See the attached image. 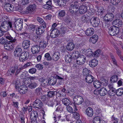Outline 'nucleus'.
<instances>
[{"instance_id":"nucleus-47","label":"nucleus","mask_w":123,"mask_h":123,"mask_svg":"<svg viewBox=\"0 0 123 123\" xmlns=\"http://www.w3.org/2000/svg\"><path fill=\"white\" fill-rule=\"evenodd\" d=\"M55 92L56 91H49L48 92L47 96L50 98L53 97L55 96Z\"/></svg>"},{"instance_id":"nucleus-3","label":"nucleus","mask_w":123,"mask_h":123,"mask_svg":"<svg viewBox=\"0 0 123 123\" xmlns=\"http://www.w3.org/2000/svg\"><path fill=\"white\" fill-rule=\"evenodd\" d=\"M23 19L20 18L18 19L14 22V26L16 29L18 31L21 30L23 28Z\"/></svg>"},{"instance_id":"nucleus-25","label":"nucleus","mask_w":123,"mask_h":123,"mask_svg":"<svg viewBox=\"0 0 123 123\" xmlns=\"http://www.w3.org/2000/svg\"><path fill=\"white\" fill-rule=\"evenodd\" d=\"M43 7L45 9H50L52 8V3L51 0L47 2L46 4L43 6Z\"/></svg>"},{"instance_id":"nucleus-10","label":"nucleus","mask_w":123,"mask_h":123,"mask_svg":"<svg viewBox=\"0 0 123 123\" xmlns=\"http://www.w3.org/2000/svg\"><path fill=\"white\" fill-rule=\"evenodd\" d=\"M73 100L74 104L78 105L82 104L83 102L84 99L81 96L76 95L74 97Z\"/></svg>"},{"instance_id":"nucleus-40","label":"nucleus","mask_w":123,"mask_h":123,"mask_svg":"<svg viewBox=\"0 0 123 123\" xmlns=\"http://www.w3.org/2000/svg\"><path fill=\"white\" fill-rule=\"evenodd\" d=\"M16 11L19 12L20 13L23 14H26L25 10H24L23 8L20 6L16 7L15 8Z\"/></svg>"},{"instance_id":"nucleus-20","label":"nucleus","mask_w":123,"mask_h":123,"mask_svg":"<svg viewBox=\"0 0 123 123\" xmlns=\"http://www.w3.org/2000/svg\"><path fill=\"white\" fill-rule=\"evenodd\" d=\"M85 80L86 82L88 83H91L93 81L94 78L93 76L90 74L87 75L86 76Z\"/></svg>"},{"instance_id":"nucleus-30","label":"nucleus","mask_w":123,"mask_h":123,"mask_svg":"<svg viewBox=\"0 0 123 123\" xmlns=\"http://www.w3.org/2000/svg\"><path fill=\"white\" fill-rule=\"evenodd\" d=\"M75 47L74 44L72 42L68 43L66 46V48L68 51H71Z\"/></svg>"},{"instance_id":"nucleus-18","label":"nucleus","mask_w":123,"mask_h":123,"mask_svg":"<svg viewBox=\"0 0 123 123\" xmlns=\"http://www.w3.org/2000/svg\"><path fill=\"white\" fill-rule=\"evenodd\" d=\"M40 49V47L38 45H35L32 46L31 50L33 54H37L39 52Z\"/></svg>"},{"instance_id":"nucleus-35","label":"nucleus","mask_w":123,"mask_h":123,"mask_svg":"<svg viewBox=\"0 0 123 123\" xmlns=\"http://www.w3.org/2000/svg\"><path fill=\"white\" fill-rule=\"evenodd\" d=\"M66 30V27L63 26H61L60 31H59V34H60L62 36H63L65 33Z\"/></svg>"},{"instance_id":"nucleus-5","label":"nucleus","mask_w":123,"mask_h":123,"mask_svg":"<svg viewBox=\"0 0 123 123\" xmlns=\"http://www.w3.org/2000/svg\"><path fill=\"white\" fill-rule=\"evenodd\" d=\"M43 104L42 101L39 99H37L33 102L32 105L33 107L34 108H36L38 109H41Z\"/></svg>"},{"instance_id":"nucleus-29","label":"nucleus","mask_w":123,"mask_h":123,"mask_svg":"<svg viewBox=\"0 0 123 123\" xmlns=\"http://www.w3.org/2000/svg\"><path fill=\"white\" fill-rule=\"evenodd\" d=\"M56 82L57 78L54 77L48 80V84L50 85H54L56 84Z\"/></svg>"},{"instance_id":"nucleus-23","label":"nucleus","mask_w":123,"mask_h":123,"mask_svg":"<svg viewBox=\"0 0 123 123\" xmlns=\"http://www.w3.org/2000/svg\"><path fill=\"white\" fill-rule=\"evenodd\" d=\"M55 3H57L58 5L62 7L64 6L66 4V2L64 0H53Z\"/></svg>"},{"instance_id":"nucleus-28","label":"nucleus","mask_w":123,"mask_h":123,"mask_svg":"<svg viewBox=\"0 0 123 123\" xmlns=\"http://www.w3.org/2000/svg\"><path fill=\"white\" fill-rule=\"evenodd\" d=\"M107 90L105 88H101L99 90V94L101 96H105L107 94Z\"/></svg>"},{"instance_id":"nucleus-4","label":"nucleus","mask_w":123,"mask_h":123,"mask_svg":"<svg viewBox=\"0 0 123 123\" xmlns=\"http://www.w3.org/2000/svg\"><path fill=\"white\" fill-rule=\"evenodd\" d=\"M119 31V29L118 27L113 26L111 27L109 29L108 32L110 35L114 36L117 34Z\"/></svg>"},{"instance_id":"nucleus-27","label":"nucleus","mask_w":123,"mask_h":123,"mask_svg":"<svg viewBox=\"0 0 123 123\" xmlns=\"http://www.w3.org/2000/svg\"><path fill=\"white\" fill-rule=\"evenodd\" d=\"M98 39V36L96 35H95L90 38L89 41L91 43H95L97 41Z\"/></svg>"},{"instance_id":"nucleus-37","label":"nucleus","mask_w":123,"mask_h":123,"mask_svg":"<svg viewBox=\"0 0 123 123\" xmlns=\"http://www.w3.org/2000/svg\"><path fill=\"white\" fill-rule=\"evenodd\" d=\"M6 39H7L10 41L8 42L9 43L11 42L13 43H16L17 42V40L15 38H13L10 35L9 36H6Z\"/></svg>"},{"instance_id":"nucleus-19","label":"nucleus","mask_w":123,"mask_h":123,"mask_svg":"<svg viewBox=\"0 0 123 123\" xmlns=\"http://www.w3.org/2000/svg\"><path fill=\"white\" fill-rule=\"evenodd\" d=\"M38 116V113L36 111H32L30 114V117L32 120H36Z\"/></svg>"},{"instance_id":"nucleus-42","label":"nucleus","mask_w":123,"mask_h":123,"mask_svg":"<svg viewBox=\"0 0 123 123\" xmlns=\"http://www.w3.org/2000/svg\"><path fill=\"white\" fill-rule=\"evenodd\" d=\"M62 102L64 105L67 106L69 105L71 103L70 101L67 98L63 99Z\"/></svg>"},{"instance_id":"nucleus-38","label":"nucleus","mask_w":123,"mask_h":123,"mask_svg":"<svg viewBox=\"0 0 123 123\" xmlns=\"http://www.w3.org/2000/svg\"><path fill=\"white\" fill-rule=\"evenodd\" d=\"M93 85L95 88H98L101 87V83L98 80H95L94 82Z\"/></svg>"},{"instance_id":"nucleus-60","label":"nucleus","mask_w":123,"mask_h":123,"mask_svg":"<svg viewBox=\"0 0 123 123\" xmlns=\"http://www.w3.org/2000/svg\"><path fill=\"white\" fill-rule=\"evenodd\" d=\"M37 71V70L35 68H30L28 71V72L30 73L33 74L35 73Z\"/></svg>"},{"instance_id":"nucleus-55","label":"nucleus","mask_w":123,"mask_h":123,"mask_svg":"<svg viewBox=\"0 0 123 123\" xmlns=\"http://www.w3.org/2000/svg\"><path fill=\"white\" fill-rule=\"evenodd\" d=\"M23 67H21L18 68L16 70V71L15 73V76H17L21 72V71L23 69Z\"/></svg>"},{"instance_id":"nucleus-15","label":"nucleus","mask_w":123,"mask_h":123,"mask_svg":"<svg viewBox=\"0 0 123 123\" xmlns=\"http://www.w3.org/2000/svg\"><path fill=\"white\" fill-rule=\"evenodd\" d=\"M18 68L17 66H12L7 71V73L9 75L12 76L15 74V71Z\"/></svg>"},{"instance_id":"nucleus-63","label":"nucleus","mask_w":123,"mask_h":123,"mask_svg":"<svg viewBox=\"0 0 123 123\" xmlns=\"http://www.w3.org/2000/svg\"><path fill=\"white\" fill-rule=\"evenodd\" d=\"M31 38L33 41H37V40L38 38V36L35 34H33L31 36Z\"/></svg>"},{"instance_id":"nucleus-59","label":"nucleus","mask_w":123,"mask_h":123,"mask_svg":"<svg viewBox=\"0 0 123 123\" xmlns=\"http://www.w3.org/2000/svg\"><path fill=\"white\" fill-rule=\"evenodd\" d=\"M120 1V0H110L111 3L114 5L118 4Z\"/></svg>"},{"instance_id":"nucleus-17","label":"nucleus","mask_w":123,"mask_h":123,"mask_svg":"<svg viewBox=\"0 0 123 123\" xmlns=\"http://www.w3.org/2000/svg\"><path fill=\"white\" fill-rule=\"evenodd\" d=\"M79 12L80 14H83L85 13L87 11V7L86 6L82 5L79 7Z\"/></svg>"},{"instance_id":"nucleus-46","label":"nucleus","mask_w":123,"mask_h":123,"mask_svg":"<svg viewBox=\"0 0 123 123\" xmlns=\"http://www.w3.org/2000/svg\"><path fill=\"white\" fill-rule=\"evenodd\" d=\"M59 54L57 53H54L52 57V60L54 61L58 60L59 58Z\"/></svg>"},{"instance_id":"nucleus-45","label":"nucleus","mask_w":123,"mask_h":123,"mask_svg":"<svg viewBox=\"0 0 123 123\" xmlns=\"http://www.w3.org/2000/svg\"><path fill=\"white\" fill-rule=\"evenodd\" d=\"M116 90L115 88L114 89H112L109 90L108 91L109 94L111 96H113L115 95Z\"/></svg>"},{"instance_id":"nucleus-11","label":"nucleus","mask_w":123,"mask_h":123,"mask_svg":"<svg viewBox=\"0 0 123 123\" xmlns=\"http://www.w3.org/2000/svg\"><path fill=\"white\" fill-rule=\"evenodd\" d=\"M50 36L52 38H55L57 37L59 34V31L56 29L53 28L50 30Z\"/></svg>"},{"instance_id":"nucleus-31","label":"nucleus","mask_w":123,"mask_h":123,"mask_svg":"<svg viewBox=\"0 0 123 123\" xmlns=\"http://www.w3.org/2000/svg\"><path fill=\"white\" fill-rule=\"evenodd\" d=\"M4 7L5 9L8 12L13 10L12 5L9 3H6Z\"/></svg>"},{"instance_id":"nucleus-21","label":"nucleus","mask_w":123,"mask_h":123,"mask_svg":"<svg viewBox=\"0 0 123 123\" xmlns=\"http://www.w3.org/2000/svg\"><path fill=\"white\" fill-rule=\"evenodd\" d=\"M30 43L28 40H25L22 43V46L24 49H27L30 46Z\"/></svg>"},{"instance_id":"nucleus-9","label":"nucleus","mask_w":123,"mask_h":123,"mask_svg":"<svg viewBox=\"0 0 123 123\" xmlns=\"http://www.w3.org/2000/svg\"><path fill=\"white\" fill-rule=\"evenodd\" d=\"M36 7V6L35 4L30 5L25 10L26 14H28L29 13L31 14L33 12H35Z\"/></svg>"},{"instance_id":"nucleus-32","label":"nucleus","mask_w":123,"mask_h":123,"mask_svg":"<svg viewBox=\"0 0 123 123\" xmlns=\"http://www.w3.org/2000/svg\"><path fill=\"white\" fill-rule=\"evenodd\" d=\"M81 21L83 23H87L90 20L88 16L87 15H83L81 17Z\"/></svg>"},{"instance_id":"nucleus-2","label":"nucleus","mask_w":123,"mask_h":123,"mask_svg":"<svg viewBox=\"0 0 123 123\" xmlns=\"http://www.w3.org/2000/svg\"><path fill=\"white\" fill-rule=\"evenodd\" d=\"M12 27V22L8 20H7L3 23H1L0 28L1 30H4L5 32H6L9 28H11Z\"/></svg>"},{"instance_id":"nucleus-50","label":"nucleus","mask_w":123,"mask_h":123,"mask_svg":"<svg viewBox=\"0 0 123 123\" xmlns=\"http://www.w3.org/2000/svg\"><path fill=\"white\" fill-rule=\"evenodd\" d=\"M64 21L67 24H68L71 22L72 19L69 16H66L64 19Z\"/></svg>"},{"instance_id":"nucleus-26","label":"nucleus","mask_w":123,"mask_h":123,"mask_svg":"<svg viewBox=\"0 0 123 123\" xmlns=\"http://www.w3.org/2000/svg\"><path fill=\"white\" fill-rule=\"evenodd\" d=\"M4 48L5 49L7 50L11 51L13 49V47L10 43L8 42L6 43L5 44Z\"/></svg>"},{"instance_id":"nucleus-48","label":"nucleus","mask_w":123,"mask_h":123,"mask_svg":"<svg viewBox=\"0 0 123 123\" xmlns=\"http://www.w3.org/2000/svg\"><path fill=\"white\" fill-rule=\"evenodd\" d=\"M101 119L100 117H95L93 120V123H100Z\"/></svg>"},{"instance_id":"nucleus-64","label":"nucleus","mask_w":123,"mask_h":123,"mask_svg":"<svg viewBox=\"0 0 123 123\" xmlns=\"http://www.w3.org/2000/svg\"><path fill=\"white\" fill-rule=\"evenodd\" d=\"M89 71L88 69L86 68H85L83 69V73L84 75L86 76L87 75H88V74H89Z\"/></svg>"},{"instance_id":"nucleus-14","label":"nucleus","mask_w":123,"mask_h":123,"mask_svg":"<svg viewBox=\"0 0 123 123\" xmlns=\"http://www.w3.org/2000/svg\"><path fill=\"white\" fill-rule=\"evenodd\" d=\"M113 26L118 28L122 26V22L121 20L117 19L113 21L112 23Z\"/></svg>"},{"instance_id":"nucleus-24","label":"nucleus","mask_w":123,"mask_h":123,"mask_svg":"<svg viewBox=\"0 0 123 123\" xmlns=\"http://www.w3.org/2000/svg\"><path fill=\"white\" fill-rule=\"evenodd\" d=\"M94 31V30L93 28H89L86 31V34L87 36H91L93 34Z\"/></svg>"},{"instance_id":"nucleus-41","label":"nucleus","mask_w":123,"mask_h":123,"mask_svg":"<svg viewBox=\"0 0 123 123\" xmlns=\"http://www.w3.org/2000/svg\"><path fill=\"white\" fill-rule=\"evenodd\" d=\"M48 43L46 41H43L40 42V47L41 48H45L47 46Z\"/></svg>"},{"instance_id":"nucleus-54","label":"nucleus","mask_w":123,"mask_h":123,"mask_svg":"<svg viewBox=\"0 0 123 123\" xmlns=\"http://www.w3.org/2000/svg\"><path fill=\"white\" fill-rule=\"evenodd\" d=\"M101 84H103L104 86H106L108 84V81L103 78H101Z\"/></svg>"},{"instance_id":"nucleus-13","label":"nucleus","mask_w":123,"mask_h":123,"mask_svg":"<svg viewBox=\"0 0 123 123\" xmlns=\"http://www.w3.org/2000/svg\"><path fill=\"white\" fill-rule=\"evenodd\" d=\"M114 16L111 13H109L106 14L104 17L105 21L107 22L111 21L114 19Z\"/></svg>"},{"instance_id":"nucleus-1","label":"nucleus","mask_w":123,"mask_h":123,"mask_svg":"<svg viewBox=\"0 0 123 123\" xmlns=\"http://www.w3.org/2000/svg\"><path fill=\"white\" fill-rule=\"evenodd\" d=\"M78 1H75L72 2L70 4L69 11L72 15L77 14L79 8Z\"/></svg>"},{"instance_id":"nucleus-51","label":"nucleus","mask_w":123,"mask_h":123,"mask_svg":"<svg viewBox=\"0 0 123 123\" xmlns=\"http://www.w3.org/2000/svg\"><path fill=\"white\" fill-rule=\"evenodd\" d=\"M7 42L8 40L6 38H5L3 37L0 39V43L1 44H4V45Z\"/></svg>"},{"instance_id":"nucleus-34","label":"nucleus","mask_w":123,"mask_h":123,"mask_svg":"<svg viewBox=\"0 0 123 123\" xmlns=\"http://www.w3.org/2000/svg\"><path fill=\"white\" fill-rule=\"evenodd\" d=\"M37 85V83L33 81H31L28 85V87L31 89L34 88H36Z\"/></svg>"},{"instance_id":"nucleus-53","label":"nucleus","mask_w":123,"mask_h":123,"mask_svg":"<svg viewBox=\"0 0 123 123\" xmlns=\"http://www.w3.org/2000/svg\"><path fill=\"white\" fill-rule=\"evenodd\" d=\"M66 12L64 10H61L59 11L58 16L60 17H62L65 15Z\"/></svg>"},{"instance_id":"nucleus-8","label":"nucleus","mask_w":123,"mask_h":123,"mask_svg":"<svg viewBox=\"0 0 123 123\" xmlns=\"http://www.w3.org/2000/svg\"><path fill=\"white\" fill-rule=\"evenodd\" d=\"M86 61V57L83 55H79L78 57L76 59V63L79 65L84 64Z\"/></svg>"},{"instance_id":"nucleus-33","label":"nucleus","mask_w":123,"mask_h":123,"mask_svg":"<svg viewBox=\"0 0 123 123\" xmlns=\"http://www.w3.org/2000/svg\"><path fill=\"white\" fill-rule=\"evenodd\" d=\"M36 32L38 34L41 35L43 33L45 29L42 28V26H40L36 29Z\"/></svg>"},{"instance_id":"nucleus-57","label":"nucleus","mask_w":123,"mask_h":123,"mask_svg":"<svg viewBox=\"0 0 123 123\" xmlns=\"http://www.w3.org/2000/svg\"><path fill=\"white\" fill-rule=\"evenodd\" d=\"M20 121L21 123H25V117L22 114H20L19 116Z\"/></svg>"},{"instance_id":"nucleus-7","label":"nucleus","mask_w":123,"mask_h":123,"mask_svg":"<svg viewBox=\"0 0 123 123\" xmlns=\"http://www.w3.org/2000/svg\"><path fill=\"white\" fill-rule=\"evenodd\" d=\"M18 57L20 62H23L26 61L28 58L29 54L27 51L24 52Z\"/></svg>"},{"instance_id":"nucleus-12","label":"nucleus","mask_w":123,"mask_h":123,"mask_svg":"<svg viewBox=\"0 0 123 123\" xmlns=\"http://www.w3.org/2000/svg\"><path fill=\"white\" fill-rule=\"evenodd\" d=\"M23 53L21 47L19 46H17L14 52V56L15 57H18Z\"/></svg>"},{"instance_id":"nucleus-52","label":"nucleus","mask_w":123,"mask_h":123,"mask_svg":"<svg viewBox=\"0 0 123 123\" xmlns=\"http://www.w3.org/2000/svg\"><path fill=\"white\" fill-rule=\"evenodd\" d=\"M72 60V58H71L70 55H67L65 56V60L66 61H67L69 62H71V61Z\"/></svg>"},{"instance_id":"nucleus-36","label":"nucleus","mask_w":123,"mask_h":123,"mask_svg":"<svg viewBox=\"0 0 123 123\" xmlns=\"http://www.w3.org/2000/svg\"><path fill=\"white\" fill-rule=\"evenodd\" d=\"M118 79V76L116 75H114L111 77L110 81L111 83H115L117 81Z\"/></svg>"},{"instance_id":"nucleus-16","label":"nucleus","mask_w":123,"mask_h":123,"mask_svg":"<svg viewBox=\"0 0 123 123\" xmlns=\"http://www.w3.org/2000/svg\"><path fill=\"white\" fill-rule=\"evenodd\" d=\"M86 113L87 116L89 117H92L94 114V111L93 109L90 107L87 108L86 111Z\"/></svg>"},{"instance_id":"nucleus-49","label":"nucleus","mask_w":123,"mask_h":123,"mask_svg":"<svg viewBox=\"0 0 123 123\" xmlns=\"http://www.w3.org/2000/svg\"><path fill=\"white\" fill-rule=\"evenodd\" d=\"M42 89L41 87H38L35 90V92L37 95H41L42 94Z\"/></svg>"},{"instance_id":"nucleus-43","label":"nucleus","mask_w":123,"mask_h":123,"mask_svg":"<svg viewBox=\"0 0 123 123\" xmlns=\"http://www.w3.org/2000/svg\"><path fill=\"white\" fill-rule=\"evenodd\" d=\"M79 54L78 53H76L75 51H74L73 52L72 54L70 55L71 58H72V59H76L78 56Z\"/></svg>"},{"instance_id":"nucleus-44","label":"nucleus","mask_w":123,"mask_h":123,"mask_svg":"<svg viewBox=\"0 0 123 123\" xmlns=\"http://www.w3.org/2000/svg\"><path fill=\"white\" fill-rule=\"evenodd\" d=\"M45 59L48 61H51L52 60V57L50 56L49 53H46L44 55Z\"/></svg>"},{"instance_id":"nucleus-56","label":"nucleus","mask_w":123,"mask_h":123,"mask_svg":"<svg viewBox=\"0 0 123 123\" xmlns=\"http://www.w3.org/2000/svg\"><path fill=\"white\" fill-rule=\"evenodd\" d=\"M19 89H21L23 90L24 91H25L26 92L28 90V87L24 85H22L21 86L19 87Z\"/></svg>"},{"instance_id":"nucleus-61","label":"nucleus","mask_w":123,"mask_h":123,"mask_svg":"<svg viewBox=\"0 0 123 123\" xmlns=\"http://www.w3.org/2000/svg\"><path fill=\"white\" fill-rule=\"evenodd\" d=\"M67 110L70 113H72L73 112V110L72 108L69 105L67 106Z\"/></svg>"},{"instance_id":"nucleus-62","label":"nucleus","mask_w":123,"mask_h":123,"mask_svg":"<svg viewBox=\"0 0 123 123\" xmlns=\"http://www.w3.org/2000/svg\"><path fill=\"white\" fill-rule=\"evenodd\" d=\"M74 117L77 119H78L79 118L80 115L77 112L75 111L73 113Z\"/></svg>"},{"instance_id":"nucleus-58","label":"nucleus","mask_w":123,"mask_h":123,"mask_svg":"<svg viewBox=\"0 0 123 123\" xmlns=\"http://www.w3.org/2000/svg\"><path fill=\"white\" fill-rule=\"evenodd\" d=\"M100 49H98L95 51L93 53L94 56L97 57L100 54Z\"/></svg>"},{"instance_id":"nucleus-22","label":"nucleus","mask_w":123,"mask_h":123,"mask_svg":"<svg viewBox=\"0 0 123 123\" xmlns=\"http://www.w3.org/2000/svg\"><path fill=\"white\" fill-rule=\"evenodd\" d=\"M98 63V61L95 59H94L90 61L89 64L90 67L93 68L97 66Z\"/></svg>"},{"instance_id":"nucleus-39","label":"nucleus","mask_w":123,"mask_h":123,"mask_svg":"<svg viewBox=\"0 0 123 123\" xmlns=\"http://www.w3.org/2000/svg\"><path fill=\"white\" fill-rule=\"evenodd\" d=\"M123 94V88H120L116 90V94L118 96H121Z\"/></svg>"},{"instance_id":"nucleus-6","label":"nucleus","mask_w":123,"mask_h":123,"mask_svg":"<svg viewBox=\"0 0 123 123\" xmlns=\"http://www.w3.org/2000/svg\"><path fill=\"white\" fill-rule=\"evenodd\" d=\"M91 24L93 27L98 26L100 23V20L97 17H92L90 20Z\"/></svg>"}]
</instances>
